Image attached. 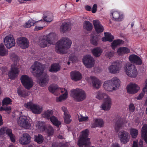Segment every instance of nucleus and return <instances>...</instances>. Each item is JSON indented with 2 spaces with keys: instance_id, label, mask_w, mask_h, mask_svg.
Returning <instances> with one entry per match:
<instances>
[{
  "instance_id": "29",
  "label": "nucleus",
  "mask_w": 147,
  "mask_h": 147,
  "mask_svg": "<svg viewBox=\"0 0 147 147\" xmlns=\"http://www.w3.org/2000/svg\"><path fill=\"white\" fill-rule=\"evenodd\" d=\"M94 122L92 125V128H95L97 127H102L104 124L103 120L100 119H94Z\"/></svg>"
},
{
  "instance_id": "57",
  "label": "nucleus",
  "mask_w": 147,
  "mask_h": 147,
  "mask_svg": "<svg viewBox=\"0 0 147 147\" xmlns=\"http://www.w3.org/2000/svg\"><path fill=\"white\" fill-rule=\"evenodd\" d=\"M0 69L2 71V74H4L7 71V68L6 67H2Z\"/></svg>"
},
{
  "instance_id": "44",
  "label": "nucleus",
  "mask_w": 147,
  "mask_h": 147,
  "mask_svg": "<svg viewBox=\"0 0 147 147\" xmlns=\"http://www.w3.org/2000/svg\"><path fill=\"white\" fill-rule=\"evenodd\" d=\"M84 28L88 31H90L92 29V24L89 21H85L84 25Z\"/></svg>"
},
{
  "instance_id": "48",
  "label": "nucleus",
  "mask_w": 147,
  "mask_h": 147,
  "mask_svg": "<svg viewBox=\"0 0 147 147\" xmlns=\"http://www.w3.org/2000/svg\"><path fill=\"white\" fill-rule=\"evenodd\" d=\"M98 38L96 36H93L90 39L91 43L93 45L96 46L98 44Z\"/></svg>"
},
{
  "instance_id": "18",
  "label": "nucleus",
  "mask_w": 147,
  "mask_h": 147,
  "mask_svg": "<svg viewBox=\"0 0 147 147\" xmlns=\"http://www.w3.org/2000/svg\"><path fill=\"white\" fill-rule=\"evenodd\" d=\"M110 16L113 20L116 21H121L123 18V15L117 11L112 10Z\"/></svg>"
},
{
  "instance_id": "37",
  "label": "nucleus",
  "mask_w": 147,
  "mask_h": 147,
  "mask_svg": "<svg viewBox=\"0 0 147 147\" xmlns=\"http://www.w3.org/2000/svg\"><path fill=\"white\" fill-rule=\"evenodd\" d=\"M36 127L42 131H45L46 128L45 124L44 122L38 121L36 122Z\"/></svg>"
},
{
  "instance_id": "13",
  "label": "nucleus",
  "mask_w": 147,
  "mask_h": 147,
  "mask_svg": "<svg viewBox=\"0 0 147 147\" xmlns=\"http://www.w3.org/2000/svg\"><path fill=\"white\" fill-rule=\"evenodd\" d=\"M39 46L41 48H44L49 46L51 44V40L49 36H44L39 40Z\"/></svg>"
},
{
  "instance_id": "20",
  "label": "nucleus",
  "mask_w": 147,
  "mask_h": 147,
  "mask_svg": "<svg viewBox=\"0 0 147 147\" xmlns=\"http://www.w3.org/2000/svg\"><path fill=\"white\" fill-rule=\"evenodd\" d=\"M19 71L18 68L12 65L11 69L9 73V76L10 79H14L17 76V74L19 73Z\"/></svg>"
},
{
  "instance_id": "23",
  "label": "nucleus",
  "mask_w": 147,
  "mask_h": 147,
  "mask_svg": "<svg viewBox=\"0 0 147 147\" xmlns=\"http://www.w3.org/2000/svg\"><path fill=\"white\" fill-rule=\"evenodd\" d=\"M93 24L97 33H100L103 31L104 28L99 20H93Z\"/></svg>"
},
{
  "instance_id": "27",
  "label": "nucleus",
  "mask_w": 147,
  "mask_h": 147,
  "mask_svg": "<svg viewBox=\"0 0 147 147\" xmlns=\"http://www.w3.org/2000/svg\"><path fill=\"white\" fill-rule=\"evenodd\" d=\"M117 120L115 122V131L117 133L119 131L120 129L121 128L123 124V122L122 118L120 117H118L117 118Z\"/></svg>"
},
{
  "instance_id": "59",
  "label": "nucleus",
  "mask_w": 147,
  "mask_h": 147,
  "mask_svg": "<svg viewBox=\"0 0 147 147\" xmlns=\"http://www.w3.org/2000/svg\"><path fill=\"white\" fill-rule=\"evenodd\" d=\"M43 28V26H36L35 28L34 29L35 31H38L40 30H42Z\"/></svg>"
},
{
  "instance_id": "53",
  "label": "nucleus",
  "mask_w": 147,
  "mask_h": 147,
  "mask_svg": "<svg viewBox=\"0 0 147 147\" xmlns=\"http://www.w3.org/2000/svg\"><path fill=\"white\" fill-rule=\"evenodd\" d=\"M114 52L113 51H111L110 52H107L106 53V56L108 57L109 59L111 58L114 55Z\"/></svg>"
},
{
  "instance_id": "11",
  "label": "nucleus",
  "mask_w": 147,
  "mask_h": 147,
  "mask_svg": "<svg viewBox=\"0 0 147 147\" xmlns=\"http://www.w3.org/2000/svg\"><path fill=\"white\" fill-rule=\"evenodd\" d=\"M31 119L25 116H20L18 123L20 125L25 129H29L31 127Z\"/></svg>"
},
{
  "instance_id": "15",
  "label": "nucleus",
  "mask_w": 147,
  "mask_h": 147,
  "mask_svg": "<svg viewBox=\"0 0 147 147\" xmlns=\"http://www.w3.org/2000/svg\"><path fill=\"white\" fill-rule=\"evenodd\" d=\"M17 43L19 46L23 49H26L29 46V41L28 39L24 37H20L17 39Z\"/></svg>"
},
{
  "instance_id": "24",
  "label": "nucleus",
  "mask_w": 147,
  "mask_h": 147,
  "mask_svg": "<svg viewBox=\"0 0 147 147\" xmlns=\"http://www.w3.org/2000/svg\"><path fill=\"white\" fill-rule=\"evenodd\" d=\"M71 79L75 81L80 80L82 78V74L79 71H77L71 72Z\"/></svg>"
},
{
  "instance_id": "47",
  "label": "nucleus",
  "mask_w": 147,
  "mask_h": 147,
  "mask_svg": "<svg viewBox=\"0 0 147 147\" xmlns=\"http://www.w3.org/2000/svg\"><path fill=\"white\" fill-rule=\"evenodd\" d=\"M36 23V22L32 19L28 20L26 23L24 25V27L25 28H29L32 26H34Z\"/></svg>"
},
{
  "instance_id": "14",
  "label": "nucleus",
  "mask_w": 147,
  "mask_h": 147,
  "mask_svg": "<svg viewBox=\"0 0 147 147\" xmlns=\"http://www.w3.org/2000/svg\"><path fill=\"white\" fill-rule=\"evenodd\" d=\"M121 66V65L119 61H115L112 65L109 67V69L111 73H118L119 72Z\"/></svg>"
},
{
  "instance_id": "35",
  "label": "nucleus",
  "mask_w": 147,
  "mask_h": 147,
  "mask_svg": "<svg viewBox=\"0 0 147 147\" xmlns=\"http://www.w3.org/2000/svg\"><path fill=\"white\" fill-rule=\"evenodd\" d=\"M102 52V51L100 47H96L92 51L93 55L94 56L97 57H99Z\"/></svg>"
},
{
  "instance_id": "40",
  "label": "nucleus",
  "mask_w": 147,
  "mask_h": 147,
  "mask_svg": "<svg viewBox=\"0 0 147 147\" xmlns=\"http://www.w3.org/2000/svg\"><path fill=\"white\" fill-rule=\"evenodd\" d=\"M49 119L53 124L57 127H59L61 124V122L58 121L57 118L54 116H51Z\"/></svg>"
},
{
  "instance_id": "21",
  "label": "nucleus",
  "mask_w": 147,
  "mask_h": 147,
  "mask_svg": "<svg viewBox=\"0 0 147 147\" xmlns=\"http://www.w3.org/2000/svg\"><path fill=\"white\" fill-rule=\"evenodd\" d=\"M139 89V87L137 84H131L127 86V92L130 94H134L137 92Z\"/></svg>"
},
{
  "instance_id": "16",
  "label": "nucleus",
  "mask_w": 147,
  "mask_h": 147,
  "mask_svg": "<svg viewBox=\"0 0 147 147\" xmlns=\"http://www.w3.org/2000/svg\"><path fill=\"white\" fill-rule=\"evenodd\" d=\"M4 42L5 45L8 49L14 46L15 43L14 38L11 35L6 36L4 38Z\"/></svg>"
},
{
  "instance_id": "56",
  "label": "nucleus",
  "mask_w": 147,
  "mask_h": 147,
  "mask_svg": "<svg viewBox=\"0 0 147 147\" xmlns=\"http://www.w3.org/2000/svg\"><path fill=\"white\" fill-rule=\"evenodd\" d=\"M97 5L96 4H94L92 9V12L93 13H95L97 11Z\"/></svg>"
},
{
  "instance_id": "7",
  "label": "nucleus",
  "mask_w": 147,
  "mask_h": 147,
  "mask_svg": "<svg viewBox=\"0 0 147 147\" xmlns=\"http://www.w3.org/2000/svg\"><path fill=\"white\" fill-rule=\"evenodd\" d=\"M126 74L129 77L135 78L138 75V71L136 66L129 63L125 64L124 67Z\"/></svg>"
},
{
  "instance_id": "51",
  "label": "nucleus",
  "mask_w": 147,
  "mask_h": 147,
  "mask_svg": "<svg viewBox=\"0 0 147 147\" xmlns=\"http://www.w3.org/2000/svg\"><path fill=\"white\" fill-rule=\"evenodd\" d=\"M135 107L134 105L132 103H130L129 107V109L130 112V113L133 112L135 110Z\"/></svg>"
},
{
  "instance_id": "22",
  "label": "nucleus",
  "mask_w": 147,
  "mask_h": 147,
  "mask_svg": "<svg viewBox=\"0 0 147 147\" xmlns=\"http://www.w3.org/2000/svg\"><path fill=\"white\" fill-rule=\"evenodd\" d=\"M31 139L29 135L26 133L23 134V136L19 140L20 143L23 145H26L29 143Z\"/></svg>"
},
{
  "instance_id": "42",
  "label": "nucleus",
  "mask_w": 147,
  "mask_h": 147,
  "mask_svg": "<svg viewBox=\"0 0 147 147\" xmlns=\"http://www.w3.org/2000/svg\"><path fill=\"white\" fill-rule=\"evenodd\" d=\"M34 138V141L38 144H41L43 142V137L40 134H38V135L35 136Z\"/></svg>"
},
{
  "instance_id": "6",
  "label": "nucleus",
  "mask_w": 147,
  "mask_h": 147,
  "mask_svg": "<svg viewBox=\"0 0 147 147\" xmlns=\"http://www.w3.org/2000/svg\"><path fill=\"white\" fill-rule=\"evenodd\" d=\"M71 96L76 101H81L86 98L85 92L81 89H72L71 90Z\"/></svg>"
},
{
  "instance_id": "4",
  "label": "nucleus",
  "mask_w": 147,
  "mask_h": 147,
  "mask_svg": "<svg viewBox=\"0 0 147 147\" xmlns=\"http://www.w3.org/2000/svg\"><path fill=\"white\" fill-rule=\"evenodd\" d=\"M120 85L119 80L116 77H114L111 80L105 81L103 84L105 90L108 91H112L118 89Z\"/></svg>"
},
{
  "instance_id": "54",
  "label": "nucleus",
  "mask_w": 147,
  "mask_h": 147,
  "mask_svg": "<svg viewBox=\"0 0 147 147\" xmlns=\"http://www.w3.org/2000/svg\"><path fill=\"white\" fill-rule=\"evenodd\" d=\"M43 21L45 22H50L52 20V18H48L47 16H45L43 18Z\"/></svg>"
},
{
  "instance_id": "1",
  "label": "nucleus",
  "mask_w": 147,
  "mask_h": 147,
  "mask_svg": "<svg viewBox=\"0 0 147 147\" xmlns=\"http://www.w3.org/2000/svg\"><path fill=\"white\" fill-rule=\"evenodd\" d=\"M31 68L33 71H36V76L40 77L42 74L39 80V84L41 86L44 87L47 85L49 80V76L46 73H43L44 68L40 63L35 61L31 66Z\"/></svg>"
},
{
  "instance_id": "39",
  "label": "nucleus",
  "mask_w": 147,
  "mask_h": 147,
  "mask_svg": "<svg viewBox=\"0 0 147 147\" xmlns=\"http://www.w3.org/2000/svg\"><path fill=\"white\" fill-rule=\"evenodd\" d=\"M49 119L53 124L57 127H59L61 124V122L58 121L57 118L54 116H51Z\"/></svg>"
},
{
  "instance_id": "28",
  "label": "nucleus",
  "mask_w": 147,
  "mask_h": 147,
  "mask_svg": "<svg viewBox=\"0 0 147 147\" xmlns=\"http://www.w3.org/2000/svg\"><path fill=\"white\" fill-rule=\"evenodd\" d=\"M71 26L69 23L64 22L62 24L60 28V31L65 33L66 32L70 30H71Z\"/></svg>"
},
{
  "instance_id": "52",
  "label": "nucleus",
  "mask_w": 147,
  "mask_h": 147,
  "mask_svg": "<svg viewBox=\"0 0 147 147\" xmlns=\"http://www.w3.org/2000/svg\"><path fill=\"white\" fill-rule=\"evenodd\" d=\"M88 119V117H84L82 115L81 117H78V120L80 122L82 121H87Z\"/></svg>"
},
{
  "instance_id": "50",
  "label": "nucleus",
  "mask_w": 147,
  "mask_h": 147,
  "mask_svg": "<svg viewBox=\"0 0 147 147\" xmlns=\"http://www.w3.org/2000/svg\"><path fill=\"white\" fill-rule=\"evenodd\" d=\"M10 58L14 63L17 62L18 60V56L14 53H12L11 54Z\"/></svg>"
},
{
  "instance_id": "43",
  "label": "nucleus",
  "mask_w": 147,
  "mask_h": 147,
  "mask_svg": "<svg viewBox=\"0 0 147 147\" xmlns=\"http://www.w3.org/2000/svg\"><path fill=\"white\" fill-rule=\"evenodd\" d=\"M17 92L18 95L23 97H25L28 95V93L25 90L19 89L18 90Z\"/></svg>"
},
{
  "instance_id": "63",
  "label": "nucleus",
  "mask_w": 147,
  "mask_h": 147,
  "mask_svg": "<svg viewBox=\"0 0 147 147\" xmlns=\"http://www.w3.org/2000/svg\"><path fill=\"white\" fill-rule=\"evenodd\" d=\"M4 108L5 111H10L11 109V108L10 107H4Z\"/></svg>"
},
{
  "instance_id": "64",
  "label": "nucleus",
  "mask_w": 147,
  "mask_h": 147,
  "mask_svg": "<svg viewBox=\"0 0 147 147\" xmlns=\"http://www.w3.org/2000/svg\"><path fill=\"white\" fill-rule=\"evenodd\" d=\"M112 147H120L119 145L117 143H115L113 144Z\"/></svg>"
},
{
  "instance_id": "46",
  "label": "nucleus",
  "mask_w": 147,
  "mask_h": 147,
  "mask_svg": "<svg viewBox=\"0 0 147 147\" xmlns=\"http://www.w3.org/2000/svg\"><path fill=\"white\" fill-rule=\"evenodd\" d=\"M138 133V130L135 128H131L130 130V134L133 138H136Z\"/></svg>"
},
{
  "instance_id": "30",
  "label": "nucleus",
  "mask_w": 147,
  "mask_h": 147,
  "mask_svg": "<svg viewBox=\"0 0 147 147\" xmlns=\"http://www.w3.org/2000/svg\"><path fill=\"white\" fill-rule=\"evenodd\" d=\"M90 78L92 80L93 87L97 89L99 88L101 85V81L94 76H91Z\"/></svg>"
},
{
  "instance_id": "3",
  "label": "nucleus",
  "mask_w": 147,
  "mask_h": 147,
  "mask_svg": "<svg viewBox=\"0 0 147 147\" xmlns=\"http://www.w3.org/2000/svg\"><path fill=\"white\" fill-rule=\"evenodd\" d=\"M89 134V131L88 129L82 131L78 143L79 147H93L91 146L90 139L88 137Z\"/></svg>"
},
{
  "instance_id": "31",
  "label": "nucleus",
  "mask_w": 147,
  "mask_h": 147,
  "mask_svg": "<svg viewBox=\"0 0 147 147\" xmlns=\"http://www.w3.org/2000/svg\"><path fill=\"white\" fill-rule=\"evenodd\" d=\"M5 134L9 137L11 142H15L16 141L15 137L12 133V130L6 127Z\"/></svg>"
},
{
  "instance_id": "36",
  "label": "nucleus",
  "mask_w": 147,
  "mask_h": 147,
  "mask_svg": "<svg viewBox=\"0 0 147 147\" xmlns=\"http://www.w3.org/2000/svg\"><path fill=\"white\" fill-rule=\"evenodd\" d=\"M60 66L58 63H54L51 65L49 71L52 72H56L60 70Z\"/></svg>"
},
{
  "instance_id": "38",
  "label": "nucleus",
  "mask_w": 147,
  "mask_h": 147,
  "mask_svg": "<svg viewBox=\"0 0 147 147\" xmlns=\"http://www.w3.org/2000/svg\"><path fill=\"white\" fill-rule=\"evenodd\" d=\"M53 110H48L44 112L42 114V117L46 118L47 119H49L53 114Z\"/></svg>"
},
{
  "instance_id": "26",
  "label": "nucleus",
  "mask_w": 147,
  "mask_h": 147,
  "mask_svg": "<svg viewBox=\"0 0 147 147\" xmlns=\"http://www.w3.org/2000/svg\"><path fill=\"white\" fill-rule=\"evenodd\" d=\"M62 110L64 112L65 122L67 124L69 123L71 121V120L70 119L71 116L69 114L67 108L65 107H62Z\"/></svg>"
},
{
  "instance_id": "33",
  "label": "nucleus",
  "mask_w": 147,
  "mask_h": 147,
  "mask_svg": "<svg viewBox=\"0 0 147 147\" xmlns=\"http://www.w3.org/2000/svg\"><path fill=\"white\" fill-rule=\"evenodd\" d=\"M117 52L119 55H121L124 54L129 53L130 50L127 47H120L118 49Z\"/></svg>"
},
{
  "instance_id": "49",
  "label": "nucleus",
  "mask_w": 147,
  "mask_h": 147,
  "mask_svg": "<svg viewBox=\"0 0 147 147\" xmlns=\"http://www.w3.org/2000/svg\"><path fill=\"white\" fill-rule=\"evenodd\" d=\"M12 100L9 97H6L3 100L2 102V105L4 106L5 105H7L11 104Z\"/></svg>"
},
{
  "instance_id": "60",
  "label": "nucleus",
  "mask_w": 147,
  "mask_h": 147,
  "mask_svg": "<svg viewBox=\"0 0 147 147\" xmlns=\"http://www.w3.org/2000/svg\"><path fill=\"white\" fill-rule=\"evenodd\" d=\"M144 96V94L143 93H141L137 97V100H140L142 99Z\"/></svg>"
},
{
  "instance_id": "32",
  "label": "nucleus",
  "mask_w": 147,
  "mask_h": 147,
  "mask_svg": "<svg viewBox=\"0 0 147 147\" xmlns=\"http://www.w3.org/2000/svg\"><path fill=\"white\" fill-rule=\"evenodd\" d=\"M105 37L102 38V40L103 42L108 41L111 42L114 39V36L111 35L109 32H105L104 33Z\"/></svg>"
},
{
  "instance_id": "2",
  "label": "nucleus",
  "mask_w": 147,
  "mask_h": 147,
  "mask_svg": "<svg viewBox=\"0 0 147 147\" xmlns=\"http://www.w3.org/2000/svg\"><path fill=\"white\" fill-rule=\"evenodd\" d=\"M72 42L68 38L63 37L56 44L55 48L56 51L58 53L63 54L65 53L64 49H69Z\"/></svg>"
},
{
  "instance_id": "58",
  "label": "nucleus",
  "mask_w": 147,
  "mask_h": 147,
  "mask_svg": "<svg viewBox=\"0 0 147 147\" xmlns=\"http://www.w3.org/2000/svg\"><path fill=\"white\" fill-rule=\"evenodd\" d=\"M36 23H37V24L39 26H44V21L43 20H40L37 22Z\"/></svg>"
},
{
  "instance_id": "17",
  "label": "nucleus",
  "mask_w": 147,
  "mask_h": 147,
  "mask_svg": "<svg viewBox=\"0 0 147 147\" xmlns=\"http://www.w3.org/2000/svg\"><path fill=\"white\" fill-rule=\"evenodd\" d=\"M119 137L121 142L123 144L126 143L129 139V133L124 131H122L119 133Z\"/></svg>"
},
{
  "instance_id": "41",
  "label": "nucleus",
  "mask_w": 147,
  "mask_h": 147,
  "mask_svg": "<svg viewBox=\"0 0 147 147\" xmlns=\"http://www.w3.org/2000/svg\"><path fill=\"white\" fill-rule=\"evenodd\" d=\"M8 54V51L3 44H0V55L3 56Z\"/></svg>"
},
{
  "instance_id": "9",
  "label": "nucleus",
  "mask_w": 147,
  "mask_h": 147,
  "mask_svg": "<svg viewBox=\"0 0 147 147\" xmlns=\"http://www.w3.org/2000/svg\"><path fill=\"white\" fill-rule=\"evenodd\" d=\"M20 80L22 85L27 89H30L33 86L32 80L27 75H24L22 76Z\"/></svg>"
},
{
  "instance_id": "45",
  "label": "nucleus",
  "mask_w": 147,
  "mask_h": 147,
  "mask_svg": "<svg viewBox=\"0 0 147 147\" xmlns=\"http://www.w3.org/2000/svg\"><path fill=\"white\" fill-rule=\"evenodd\" d=\"M45 131L48 134L49 136H52L53 134L54 129L53 127L50 125L48 126L47 128L46 127Z\"/></svg>"
},
{
  "instance_id": "19",
  "label": "nucleus",
  "mask_w": 147,
  "mask_h": 147,
  "mask_svg": "<svg viewBox=\"0 0 147 147\" xmlns=\"http://www.w3.org/2000/svg\"><path fill=\"white\" fill-rule=\"evenodd\" d=\"M129 59L131 63L136 65H140L142 64V60L140 57L135 54L130 55Z\"/></svg>"
},
{
  "instance_id": "34",
  "label": "nucleus",
  "mask_w": 147,
  "mask_h": 147,
  "mask_svg": "<svg viewBox=\"0 0 147 147\" xmlns=\"http://www.w3.org/2000/svg\"><path fill=\"white\" fill-rule=\"evenodd\" d=\"M124 41L120 39H118L114 40L111 44V47L113 49H115L117 46L120 45L123 43Z\"/></svg>"
},
{
  "instance_id": "25",
  "label": "nucleus",
  "mask_w": 147,
  "mask_h": 147,
  "mask_svg": "<svg viewBox=\"0 0 147 147\" xmlns=\"http://www.w3.org/2000/svg\"><path fill=\"white\" fill-rule=\"evenodd\" d=\"M141 136L146 143H147V125L144 124L141 129Z\"/></svg>"
},
{
  "instance_id": "55",
  "label": "nucleus",
  "mask_w": 147,
  "mask_h": 147,
  "mask_svg": "<svg viewBox=\"0 0 147 147\" xmlns=\"http://www.w3.org/2000/svg\"><path fill=\"white\" fill-rule=\"evenodd\" d=\"M6 127H3L0 129V135H2L5 134Z\"/></svg>"
},
{
  "instance_id": "62",
  "label": "nucleus",
  "mask_w": 147,
  "mask_h": 147,
  "mask_svg": "<svg viewBox=\"0 0 147 147\" xmlns=\"http://www.w3.org/2000/svg\"><path fill=\"white\" fill-rule=\"evenodd\" d=\"M132 147H138L137 142L136 141H134L133 142Z\"/></svg>"
},
{
  "instance_id": "8",
  "label": "nucleus",
  "mask_w": 147,
  "mask_h": 147,
  "mask_svg": "<svg viewBox=\"0 0 147 147\" xmlns=\"http://www.w3.org/2000/svg\"><path fill=\"white\" fill-rule=\"evenodd\" d=\"M49 90L50 92L53 94L59 90H60V91L61 93H63L64 92V93L59 97L58 100L59 102L61 101L63 99H66L67 97L68 92L67 90L65 88L59 89L57 85L51 86H49Z\"/></svg>"
},
{
  "instance_id": "10",
  "label": "nucleus",
  "mask_w": 147,
  "mask_h": 147,
  "mask_svg": "<svg viewBox=\"0 0 147 147\" xmlns=\"http://www.w3.org/2000/svg\"><path fill=\"white\" fill-rule=\"evenodd\" d=\"M25 107L27 109H30L32 112L35 114H39L42 110V108L38 105L34 104L31 101L24 104Z\"/></svg>"
},
{
  "instance_id": "12",
  "label": "nucleus",
  "mask_w": 147,
  "mask_h": 147,
  "mask_svg": "<svg viewBox=\"0 0 147 147\" xmlns=\"http://www.w3.org/2000/svg\"><path fill=\"white\" fill-rule=\"evenodd\" d=\"M82 61L85 66L88 68H90L94 65V60L90 55L84 56L83 58Z\"/></svg>"
},
{
  "instance_id": "5",
  "label": "nucleus",
  "mask_w": 147,
  "mask_h": 147,
  "mask_svg": "<svg viewBox=\"0 0 147 147\" xmlns=\"http://www.w3.org/2000/svg\"><path fill=\"white\" fill-rule=\"evenodd\" d=\"M96 98L99 100L104 99V102L101 105V108L103 110L107 111L110 109L111 105V100L107 95L100 91H99Z\"/></svg>"
},
{
  "instance_id": "61",
  "label": "nucleus",
  "mask_w": 147,
  "mask_h": 147,
  "mask_svg": "<svg viewBox=\"0 0 147 147\" xmlns=\"http://www.w3.org/2000/svg\"><path fill=\"white\" fill-rule=\"evenodd\" d=\"M85 9L88 11H90L92 9L91 7L89 5H86L85 6Z\"/></svg>"
}]
</instances>
